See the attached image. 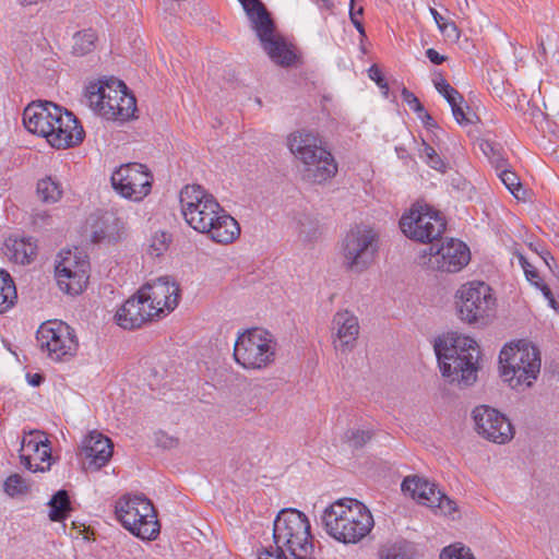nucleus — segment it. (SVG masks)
I'll return each instance as SVG.
<instances>
[{
  "label": "nucleus",
  "instance_id": "f257e3e1",
  "mask_svg": "<svg viewBox=\"0 0 559 559\" xmlns=\"http://www.w3.org/2000/svg\"><path fill=\"white\" fill-rule=\"evenodd\" d=\"M310 522L297 509H283L273 523L274 545L258 550V559H314Z\"/></svg>",
  "mask_w": 559,
  "mask_h": 559
},
{
  "label": "nucleus",
  "instance_id": "f03ea898",
  "mask_svg": "<svg viewBox=\"0 0 559 559\" xmlns=\"http://www.w3.org/2000/svg\"><path fill=\"white\" fill-rule=\"evenodd\" d=\"M433 348L441 374L450 384L469 386L477 380L479 350L474 338L449 333L438 337Z\"/></svg>",
  "mask_w": 559,
  "mask_h": 559
},
{
  "label": "nucleus",
  "instance_id": "7ed1b4c3",
  "mask_svg": "<svg viewBox=\"0 0 559 559\" xmlns=\"http://www.w3.org/2000/svg\"><path fill=\"white\" fill-rule=\"evenodd\" d=\"M329 536L343 544H356L373 528L370 510L357 499H340L326 507L321 516Z\"/></svg>",
  "mask_w": 559,
  "mask_h": 559
},
{
  "label": "nucleus",
  "instance_id": "20e7f679",
  "mask_svg": "<svg viewBox=\"0 0 559 559\" xmlns=\"http://www.w3.org/2000/svg\"><path fill=\"white\" fill-rule=\"evenodd\" d=\"M90 108L106 120L126 122L136 118V99L126 83L114 76L90 82L84 90Z\"/></svg>",
  "mask_w": 559,
  "mask_h": 559
},
{
  "label": "nucleus",
  "instance_id": "39448f33",
  "mask_svg": "<svg viewBox=\"0 0 559 559\" xmlns=\"http://www.w3.org/2000/svg\"><path fill=\"white\" fill-rule=\"evenodd\" d=\"M289 151L305 164L304 177L314 183H322L334 177L337 165L330 151L322 146L318 134L300 130L287 139Z\"/></svg>",
  "mask_w": 559,
  "mask_h": 559
},
{
  "label": "nucleus",
  "instance_id": "423d86ee",
  "mask_svg": "<svg viewBox=\"0 0 559 559\" xmlns=\"http://www.w3.org/2000/svg\"><path fill=\"white\" fill-rule=\"evenodd\" d=\"M499 369L511 388L531 386L540 371V352L525 340L507 344L499 354Z\"/></svg>",
  "mask_w": 559,
  "mask_h": 559
},
{
  "label": "nucleus",
  "instance_id": "0eeeda50",
  "mask_svg": "<svg viewBox=\"0 0 559 559\" xmlns=\"http://www.w3.org/2000/svg\"><path fill=\"white\" fill-rule=\"evenodd\" d=\"M23 123L31 133L46 138L57 150L70 147L69 126L62 119V109L51 102H33L23 112Z\"/></svg>",
  "mask_w": 559,
  "mask_h": 559
},
{
  "label": "nucleus",
  "instance_id": "6e6552de",
  "mask_svg": "<svg viewBox=\"0 0 559 559\" xmlns=\"http://www.w3.org/2000/svg\"><path fill=\"white\" fill-rule=\"evenodd\" d=\"M399 225L408 239L429 245L437 241L447 229L442 213L423 200H417L403 213Z\"/></svg>",
  "mask_w": 559,
  "mask_h": 559
},
{
  "label": "nucleus",
  "instance_id": "1a4fd4ad",
  "mask_svg": "<svg viewBox=\"0 0 559 559\" xmlns=\"http://www.w3.org/2000/svg\"><path fill=\"white\" fill-rule=\"evenodd\" d=\"M378 250V233L369 226L355 225L342 241L343 265L346 270L359 274L373 263Z\"/></svg>",
  "mask_w": 559,
  "mask_h": 559
},
{
  "label": "nucleus",
  "instance_id": "9d476101",
  "mask_svg": "<svg viewBox=\"0 0 559 559\" xmlns=\"http://www.w3.org/2000/svg\"><path fill=\"white\" fill-rule=\"evenodd\" d=\"M496 305L491 287L485 282H467L455 293V309L465 323L485 324Z\"/></svg>",
  "mask_w": 559,
  "mask_h": 559
},
{
  "label": "nucleus",
  "instance_id": "9b49d317",
  "mask_svg": "<svg viewBox=\"0 0 559 559\" xmlns=\"http://www.w3.org/2000/svg\"><path fill=\"white\" fill-rule=\"evenodd\" d=\"M234 358L246 369H263L275 359V342L263 329L247 330L235 343Z\"/></svg>",
  "mask_w": 559,
  "mask_h": 559
},
{
  "label": "nucleus",
  "instance_id": "f8f14e48",
  "mask_svg": "<svg viewBox=\"0 0 559 559\" xmlns=\"http://www.w3.org/2000/svg\"><path fill=\"white\" fill-rule=\"evenodd\" d=\"M81 234L92 245L117 246L127 237V223L115 211L96 209L85 218Z\"/></svg>",
  "mask_w": 559,
  "mask_h": 559
},
{
  "label": "nucleus",
  "instance_id": "ddd939ff",
  "mask_svg": "<svg viewBox=\"0 0 559 559\" xmlns=\"http://www.w3.org/2000/svg\"><path fill=\"white\" fill-rule=\"evenodd\" d=\"M153 174L141 163H128L117 167L110 177L112 189L122 198L141 202L151 193Z\"/></svg>",
  "mask_w": 559,
  "mask_h": 559
},
{
  "label": "nucleus",
  "instance_id": "4468645a",
  "mask_svg": "<svg viewBox=\"0 0 559 559\" xmlns=\"http://www.w3.org/2000/svg\"><path fill=\"white\" fill-rule=\"evenodd\" d=\"M427 254L428 261L424 263L428 267L448 273L461 271L471 260L469 249L464 242L456 239L443 242L442 237L429 246L428 252L424 251L423 258Z\"/></svg>",
  "mask_w": 559,
  "mask_h": 559
},
{
  "label": "nucleus",
  "instance_id": "2eb2a0df",
  "mask_svg": "<svg viewBox=\"0 0 559 559\" xmlns=\"http://www.w3.org/2000/svg\"><path fill=\"white\" fill-rule=\"evenodd\" d=\"M252 29L273 62L283 68L296 64L298 56L286 39L276 34V24L272 14L252 25Z\"/></svg>",
  "mask_w": 559,
  "mask_h": 559
},
{
  "label": "nucleus",
  "instance_id": "dca6fc26",
  "mask_svg": "<svg viewBox=\"0 0 559 559\" xmlns=\"http://www.w3.org/2000/svg\"><path fill=\"white\" fill-rule=\"evenodd\" d=\"M475 430L484 439L504 444L514 437V428L508 417L488 405H478L473 409Z\"/></svg>",
  "mask_w": 559,
  "mask_h": 559
},
{
  "label": "nucleus",
  "instance_id": "f3484780",
  "mask_svg": "<svg viewBox=\"0 0 559 559\" xmlns=\"http://www.w3.org/2000/svg\"><path fill=\"white\" fill-rule=\"evenodd\" d=\"M140 296L156 318L173 311L179 304L181 289L179 284L169 276H162L145 283L139 290Z\"/></svg>",
  "mask_w": 559,
  "mask_h": 559
},
{
  "label": "nucleus",
  "instance_id": "a211bd4d",
  "mask_svg": "<svg viewBox=\"0 0 559 559\" xmlns=\"http://www.w3.org/2000/svg\"><path fill=\"white\" fill-rule=\"evenodd\" d=\"M70 325L60 320H49L40 324L36 341L41 352L53 361H67L69 357Z\"/></svg>",
  "mask_w": 559,
  "mask_h": 559
},
{
  "label": "nucleus",
  "instance_id": "6ab92c4d",
  "mask_svg": "<svg viewBox=\"0 0 559 559\" xmlns=\"http://www.w3.org/2000/svg\"><path fill=\"white\" fill-rule=\"evenodd\" d=\"M114 453V443L110 438L96 430L90 431L79 448L82 468L85 472H97L106 466Z\"/></svg>",
  "mask_w": 559,
  "mask_h": 559
},
{
  "label": "nucleus",
  "instance_id": "aec40b11",
  "mask_svg": "<svg viewBox=\"0 0 559 559\" xmlns=\"http://www.w3.org/2000/svg\"><path fill=\"white\" fill-rule=\"evenodd\" d=\"M21 463L27 469L46 472L51 465V450L47 438L41 432H29L22 440Z\"/></svg>",
  "mask_w": 559,
  "mask_h": 559
},
{
  "label": "nucleus",
  "instance_id": "412c9836",
  "mask_svg": "<svg viewBox=\"0 0 559 559\" xmlns=\"http://www.w3.org/2000/svg\"><path fill=\"white\" fill-rule=\"evenodd\" d=\"M143 298L136 292L119 307L114 317L118 326L133 331L156 318Z\"/></svg>",
  "mask_w": 559,
  "mask_h": 559
},
{
  "label": "nucleus",
  "instance_id": "4be33fe9",
  "mask_svg": "<svg viewBox=\"0 0 559 559\" xmlns=\"http://www.w3.org/2000/svg\"><path fill=\"white\" fill-rule=\"evenodd\" d=\"M401 488L404 493H409L413 499H416L419 503L429 508H431L438 499H442V491L435 484L416 475L405 477Z\"/></svg>",
  "mask_w": 559,
  "mask_h": 559
},
{
  "label": "nucleus",
  "instance_id": "5701e85b",
  "mask_svg": "<svg viewBox=\"0 0 559 559\" xmlns=\"http://www.w3.org/2000/svg\"><path fill=\"white\" fill-rule=\"evenodd\" d=\"M223 212V207L214 197L203 200L201 206L185 217L186 223L195 231L207 234L213 228V221Z\"/></svg>",
  "mask_w": 559,
  "mask_h": 559
},
{
  "label": "nucleus",
  "instance_id": "b1692460",
  "mask_svg": "<svg viewBox=\"0 0 559 559\" xmlns=\"http://www.w3.org/2000/svg\"><path fill=\"white\" fill-rule=\"evenodd\" d=\"M134 520V527L141 528V531H136L131 527L128 531L132 535L144 540H154L158 537L160 532V524L157 519V511L148 498H145L144 502L142 503V509Z\"/></svg>",
  "mask_w": 559,
  "mask_h": 559
},
{
  "label": "nucleus",
  "instance_id": "393cba45",
  "mask_svg": "<svg viewBox=\"0 0 559 559\" xmlns=\"http://www.w3.org/2000/svg\"><path fill=\"white\" fill-rule=\"evenodd\" d=\"M333 330L340 341V347L343 352L352 350L355 347L359 333V323L357 317L349 311H338L335 313L333 321Z\"/></svg>",
  "mask_w": 559,
  "mask_h": 559
},
{
  "label": "nucleus",
  "instance_id": "a878e982",
  "mask_svg": "<svg viewBox=\"0 0 559 559\" xmlns=\"http://www.w3.org/2000/svg\"><path fill=\"white\" fill-rule=\"evenodd\" d=\"M72 252V296L82 294L90 283L91 261L85 248L73 247Z\"/></svg>",
  "mask_w": 559,
  "mask_h": 559
},
{
  "label": "nucleus",
  "instance_id": "bb28decb",
  "mask_svg": "<svg viewBox=\"0 0 559 559\" xmlns=\"http://www.w3.org/2000/svg\"><path fill=\"white\" fill-rule=\"evenodd\" d=\"M37 243L31 237H9L4 242V254L13 263L29 264L36 257Z\"/></svg>",
  "mask_w": 559,
  "mask_h": 559
},
{
  "label": "nucleus",
  "instance_id": "cd10ccee",
  "mask_svg": "<svg viewBox=\"0 0 559 559\" xmlns=\"http://www.w3.org/2000/svg\"><path fill=\"white\" fill-rule=\"evenodd\" d=\"M145 496L143 493L140 495H133L126 493L122 497H120L115 502V515L116 520L126 528L130 530L131 527L133 530L139 531V527L135 526V518L139 515L142 503L145 500Z\"/></svg>",
  "mask_w": 559,
  "mask_h": 559
},
{
  "label": "nucleus",
  "instance_id": "c85d7f7f",
  "mask_svg": "<svg viewBox=\"0 0 559 559\" xmlns=\"http://www.w3.org/2000/svg\"><path fill=\"white\" fill-rule=\"evenodd\" d=\"M240 234L238 222L231 217L224 209L213 221V228L207 231V236L217 243H230Z\"/></svg>",
  "mask_w": 559,
  "mask_h": 559
},
{
  "label": "nucleus",
  "instance_id": "c756f323",
  "mask_svg": "<svg viewBox=\"0 0 559 559\" xmlns=\"http://www.w3.org/2000/svg\"><path fill=\"white\" fill-rule=\"evenodd\" d=\"M210 197L214 195L205 190L201 185H186L179 193V202L183 218L187 215H190V213L198 206H201L203 200L209 199Z\"/></svg>",
  "mask_w": 559,
  "mask_h": 559
},
{
  "label": "nucleus",
  "instance_id": "7c9ffc66",
  "mask_svg": "<svg viewBox=\"0 0 559 559\" xmlns=\"http://www.w3.org/2000/svg\"><path fill=\"white\" fill-rule=\"evenodd\" d=\"M48 518L52 522H63L70 513V495L66 489L58 490L47 503Z\"/></svg>",
  "mask_w": 559,
  "mask_h": 559
},
{
  "label": "nucleus",
  "instance_id": "2f4dec72",
  "mask_svg": "<svg viewBox=\"0 0 559 559\" xmlns=\"http://www.w3.org/2000/svg\"><path fill=\"white\" fill-rule=\"evenodd\" d=\"M380 559H415V545L401 539L393 544L384 545L379 550Z\"/></svg>",
  "mask_w": 559,
  "mask_h": 559
},
{
  "label": "nucleus",
  "instance_id": "473e14b6",
  "mask_svg": "<svg viewBox=\"0 0 559 559\" xmlns=\"http://www.w3.org/2000/svg\"><path fill=\"white\" fill-rule=\"evenodd\" d=\"M97 40V33L93 28L76 32L72 35V55H90L95 50Z\"/></svg>",
  "mask_w": 559,
  "mask_h": 559
},
{
  "label": "nucleus",
  "instance_id": "72a5a7b5",
  "mask_svg": "<svg viewBox=\"0 0 559 559\" xmlns=\"http://www.w3.org/2000/svg\"><path fill=\"white\" fill-rule=\"evenodd\" d=\"M70 249L64 248L55 259V278L59 288L64 293H70Z\"/></svg>",
  "mask_w": 559,
  "mask_h": 559
},
{
  "label": "nucleus",
  "instance_id": "f704fd0d",
  "mask_svg": "<svg viewBox=\"0 0 559 559\" xmlns=\"http://www.w3.org/2000/svg\"><path fill=\"white\" fill-rule=\"evenodd\" d=\"M496 173L506 188L516 200L525 201L527 191L523 188L520 177L511 169L510 165L496 170Z\"/></svg>",
  "mask_w": 559,
  "mask_h": 559
},
{
  "label": "nucleus",
  "instance_id": "c9c22d12",
  "mask_svg": "<svg viewBox=\"0 0 559 559\" xmlns=\"http://www.w3.org/2000/svg\"><path fill=\"white\" fill-rule=\"evenodd\" d=\"M17 299L16 288L10 274L0 270V313L14 306Z\"/></svg>",
  "mask_w": 559,
  "mask_h": 559
},
{
  "label": "nucleus",
  "instance_id": "e433bc0d",
  "mask_svg": "<svg viewBox=\"0 0 559 559\" xmlns=\"http://www.w3.org/2000/svg\"><path fill=\"white\" fill-rule=\"evenodd\" d=\"M376 436L373 429L349 428L343 436V441L355 452L361 450Z\"/></svg>",
  "mask_w": 559,
  "mask_h": 559
},
{
  "label": "nucleus",
  "instance_id": "4c0bfd02",
  "mask_svg": "<svg viewBox=\"0 0 559 559\" xmlns=\"http://www.w3.org/2000/svg\"><path fill=\"white\" fill-rule=\"evenodd\" d=\"M419 157L432 169L445 174L449 165L448 163L437 153V151L423 140L421 147L418 150Z\"/></svg>",
  "mask_w": 559,
  "mask_h": 559
},
{
  "label": "nucleus",
  "instance_id": "58836bf2",
  "mask_svg": "<svg viewBox=\"0 0 559 559\" xmlns=\"http://www.w3.org/2000/svg\"><path fill=\"white\" fill-rule=\"evenodd\" d=\"M37 194L43 202L53 203L61 198L62 191L56 180L47 177L38 181Z\"/></svg>",
  "mask_w": 559,
  "mask_h": 559
},
{
  "label": "nucleus",
  "instance_id": "ea45409f",
  "mask_svg": "<svg viewBox=\"0 0 559 559\" xmlns=\"http://www.w3.org/2000/svg\"><path fill=\"white\" fill-rule=\"evenodd\" d=\"M298 236L304 242H311L318 237L319 222L307 214L297 219Z\"/></svg>",
  "mask_w": 559,
  "mask_h": 559
},
{
  "label": "nucleus",
  "instance_id": "a19ab883",
  "mask_svg": "<svg viewBox=\"0 0 559 559\" xmlns=\"http://www.w3.org/2000/svg\"><path fill=\"white\" fill-rule=\"evenodd\" d=\"M480 147L484 154L489 158L495 170H499L504 166H509V160L504 156L503 148L500 144L491 141H485L481 143Z\"/></svg>",
  "mask_w": 559,
  "mask_h": 559
},
{
  "label": "nucleus",
  "instance_id": "79ce46f5",
  "mask_svg": "<svg viewBox=\"0 0 559 559\" xmlns=\"http://www.w3.org/2000/svg\"><path fill=\"white\" fill-rule=\"evenodd\" d=\"M433 85L438 93L451 105L454 102L464 103L463 95L454 88L441 73L433 79Z\"/></svg>",
  "mask_w": 559,
  "mask_h": 559
},
{
  "label": "nucleus",
  "instance_id": "37998d69",
  "mask_svg": "<svg viewBox=\"0 0 559 559\" xmlns=\"http://www.w3.org/2000/svg\"><path fill=\"white\" fill-rule=\"evenodd\" d=\"M238 1L241 3L248 19L250 20L251 26L263 20L269 14H271L270 11L266 9L265 4L261 0Z\"/></svg>",
  "mask_w": 559,
  "mask_h": 559
},
{
  "label": "nucleus",
  "instance_id": "c03bdc74",
  "mask_svg": "<svg viewBox=\"0 0 559 559\" xmlns=\"http://www.w3.org/2000/svg\"><path fill=\"white\" fill-rule=\"evenodd\" d=\"M171 236L165 231L155 233L151 238L148 252L152 255H162L169 247Z\"/></svg>",
  "mask_w": 559,
  "mask_h": 559
},
{
  "label": "nucleus",
  "instance_id": "a18cd8bd",
  "mask_svg": "<svg viewBox=\"0 0 559 559\" xmlns=\"http://www.w3.org/2000/svg\"><path fill=\"white\" fill-rule=\"evenodd\" d=\"M3 487L4 491L11 497L23 495L28 491V485L19 474L9 476L4 481Z\"/></svg>",
  "mask_w": 559,
  "mask_h": 559
},
{
  "label": "nucleus",
  "instance_id": "49530a36",
  "mask_svg": "<svg viewBox=\"0 0 559 559\" xmlns=\"http://www.w3.org/2000/svg\"><path fill=\"white\" fill-rule=\"evenodd\" d=\"M72 539L74 543V549L76 550V547H81L82 550H84L83 546L86 545L91 547V543L94 542V533L86 528L78 527L75 522L72 521ZM88 552L92 551V548H88Z\"/></svg>",
  "mask_w": 559,
  "mask_h": 559
},
{
  "label": "nucleus",
  "instance_id": "de8ad7c7",
  "mask_svg": "<svg viewBox=\"0 0 559 559\" xmlns=\"http://www.w3.org/2000/svg\"><path fill=\"white\" fill-rule=\"evenodd\" d=\"M439 559H475V557L468 548L450 545L442 549Z\"/></svg>",
  "mask_w": 559,
  "mask_h": 559
},
{
  "label": "nucleus",
  "instance_id": "09e8293b",
  "mask_svg": "<svg viewBox=\"0 0 559 559\" xmlns=\"http://www.w3.org/2000/svg\"><path fill=\"white\" fill-rule=\"evenodd\" d=\"M519 262L524 271L526 280L534 286L538 285L544 280L540 277L538 270L528 262V260L522 254H518Z\"/></svg>",
  "mask_w": 559,
  "mask_h": 559
},
{
  "label": "nucleus",
  "instance_id": "8fccbe9b",
  "mask_svg": "<svg viewBox=\"0 0 559 559\" xmlns=\"http://www.w3.org/2000/svg\"><path fill=\"white\" fill-rule=\"evenodd\" d=\"M356 0H350L349 2V20L355 28L358 31L361 40L367 37L364 23L360 19H356V15H364L365 9L364 7H359L355 9Z\"/></svg>",
  "mask_w": 559,
  "mask_h": 559
},
{
  "label": "nucleus",
  "instance_id": "3c124183",
  "mask_svg": "<svg viewBox=\"0 0 559 559\" xmlns=\"http://www.w3.org/2000/svg\"><path fill=\"white\" fill-rule=\"evenodd\" d=\"M356 0H350L349 2V20L355 28L358 31L361 40L367 37L364 23L360 19H356V15H364L365 9L364 7H359L355 9Z\"/></svg>",
  "mask_w": 559,
  "mask_h": 559
},
{
  "label": "nucleus",
  "instance_id": "603ef678",
  "mask_svg": "<svg viewBox=\"0 0 559 559\" xmlns=\"http://www.w3.org/2000/svg\"><path fill=\"white\" fill-rule=\"evenodd\" d=\"M401 97L404 103H406L409 108L415 111L416 114H421V111H425V107L419 100V98L411 92L408 88L403 87L401 91Z\"/></svg>",
  "mask_w": 559,
  "mask_h": 559
},
{
  "label": "nucleus",
  "instance_id": "864d4df0",
  "mask_svg": "<svg viewBox=\"0 0 559 559\" xmlns=\"http://www.w3.org/2000/svg\"><path fill=\"white\" fill-rule=\"evenodd\" d=\"M431 508L438 509L440 513L444 515H452L457 511L456 502L450 499L444 492H442V499H438V501L433 503Z\"/></svg>",
  "mask_w": 559,
  "mask_h": 559
},
{
  "label": "nucleus",
  "instance_id": "5fc2aeb1",
  "mask_svg": "<svg viewBox=\"0 0 559 559\" xmlns=\"http://www.w3.org/2000/svg\"><path fill=\"white\" fill-rule=\"evenodd\" d=\"M462 105H463V103H459V102H454L450 105L454 119L456 120V122L459 124H462V126L474 123L475 121L473 120V118L471 116L465 114Z\"/></svg>",
  "mask_w": 559,
  "mask_h": 559
},
{
  "label": "nucleus",
  "instance_id": "6e6d98bb",
  "mask_svg": "<svg viewBox=\"0 0 559 559\" xmlns=\"http://www.w3.org/2000/svg\"><path fill=\"white\" fill-rule=\"evenodd\" d=\"M368 75L380 88L385 90V94L388 93L389 84L379 66L372 64L368 69Z\"/></svg>",
  "mask_w": 559,
  "mask_h": 559
},
{
  "label": "nucleus",
  "instance_id": "4d7b16f0",
  "mask_svg": "<svg viewBox=\"0 0 559 559\" xmlns=\"http://www.w3.org/2000/svg\"><path fill=\"white\" fill-rule=\"evenodd\" d=\"M85 139V131L80 119L72 112V147L81 144Z\"/></svg>",
  "mask_w": 559,
  "mask_h": 559
},
{
  "label": "nucleus",
  "instance_id": "13d9d810",
  "mask_svg": "<svg viewBox=\"0 0 559 559\" xmlns=\"http://www.w3.org/2000/svg\"><path fill=\"white\" fill-rule=\"evenodd\" d=\"M438 28L443 35L452 40H457L460 38V29L453 21L445 20Z\"/></svg>",
  "mask_w": 559,
  "mask_h": 559
},
{
  "label": "nucleus",
  "instance_id": "bf43d9fd",
  "mask_svg": "<svg viewBox=\"0 0 559 559\" xmlns=\"http://www.w3.org/2000/svg\"><path fill=\"white\" fill-rule=\"evenodd\" d=\"M535 287L540 289L544 297L548 300V304L552 309H555V310L559 309V305H558L557 300L555 299V296H554L550 287L544 281L539 282V284L536 285Z\"/></svg>",
  "mask_w": 559,
  "mask_h": 559
},
{
  "label": "nucleus",
  "instance_id": "052dcab7",
  "mask_svg": "<svg viewBox=\"0 0 559 559\" xmlns=\"http://www.w3.org/2000/svg\"><path fill=\"white\" fill-rule=\"evenodd\" d=\"M156 443H157V445H159L164 449H170L178 444V439L168 437L164 432H160L156 436Z\"/></svg>",
  "mask_w": 559,
  "mask_h": 559
},
{
  "label": "nucleus",
  "instance_id": "680f3d73",
  "mask_svg": "<svg viewBox=\"0 0 559 559\" xmlns=\"http://www.w3.org/2000/svg\"><path fill=\"white\" fill-rule=\"evenodd\" d=\"M530 249L533 250L535 253H537L543 260L550 259L554 262V257L550 253L549 250H547L544 246L540 243H530Z\"/></svg>",
  "mask_w": 559,
  "mask_h": 559
},
{
  "label": "nucleus",
  "instance_id": "e2e57ef3",
  "mask_svg": "<svg viewBox=\"0 0 559 559\" xmlns=\"http://www.w3.org/2000/svg\"><path fill=\"white\" fill-rule=\"evenodd\" d=\"M426 57L429 59V61L436 66L442 64L447 57L443 55H440L436 49L429 48L426 50Z\"/></svg>",
  "mask_w": 559,
  "mask_h": 559
},
{
  "label": "nucleus",
  "instance_id": "0e129e2a",
  "mask_svg": "<svg viewBox=\"0 0 559 559\" xmlns=\"http://www.w3.org/2000/svg\"><path fill=\"white\" fill-rule=\"evenodd\" d=\"M417 115L421 119L424 126L427 129H432V128H437L438 127L437 121L435 120V118L426 109H425V111H421V114H417Z\"/></svg>",
  "mask_w": 559,
  "mask_h": 559
},
{
  "label": "nucleus",
  "instance_id": "69168bd1",
  "mask_svg": "<svg viewBox=\"0 0 559 559\" xmlns=\"http://www.w3.org/2000/svg\"><path fill=\"white\" fill-rule=\"evenodd\" d=\"M26 379L32 386H38L41 384L44 377L39 373H27Z\"/></svg>",
  "mask_w": 559,
  "mask_h": 559
},
{
  "label": "nucleus",
  "instance_id": "338daca9",
  "mask_svg": "<svg viewBox=\"0 0 559 559\" xmlns=\"http://www.w3.org/2000/svg\"><path fill=\"white\" fill-rule=\"evenodd\" d=\"M536 53H537L538 61H540V62L547 61V50H546L543 39H540L538 43V48H537Z\"/></svg>",
  "mask_w": 559,
  "mask_h": 559
},
{
  "label": "nucleus",
  "instance_id": "774afa93",
  "mask_svg": "<svg viewBox=\"0 0 559 559\" xmlns=\"http://www.w3.org/2000/svg\"><path fill=\"white\" fill-rule=\"evenodd\" d=\"M430 12L439 27L445 21V19L433 8L430 9Z\"/></svg>",
  "mask_w": 559,
  "mask_h": 559
}]
</instances>
